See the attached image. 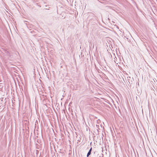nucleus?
<instances>
[{
    "instance_id": "f03ea898",
    "label": "nucleus",
    "mask_w": 157,
    "mask_h": 157,
    "mask_svg": "<svg viewBox=\"0 0 157 157\" xmlns=\"http://www.w3.org/2000/svg\"><path fill=\"white\" fill-rule=\"evenodd\" d=\"M92 147H91V148L90 149V150H89V151H90V152H91V151H92Z\"/></svg>"
},
{
    "instance_id": "39448f33",
    "label": "nucleus",
    "mask_w": 157,
    "mask_h": 157,
    "mask_svg": "<svg viewBox=\"0 0 157 157\" xmlns=\"http://www.w3.org/2000/svg\"><path fill=\"white\" fill-rule=\"evenodd\" d=\"M96 48H97V46L96 45Z\"/></svg>"
},
{
    "instance_id": "f257e3e1",
    "label": "nucleus",
    "mask_w": 157,
    "mask_h": 157,
    "mask_svg": "<svg viewBox=\"0 0 157 157\" xmlns=\"http://www.w3.org/2000/svg\"><path fill=\"white\" fill-rule=\"evenodd\" d=\"M91 153V152H90V151H89L88 152L87 154V157H89V156L90 155Z\"/></svg>"
},
{
    "instance_id": "7ed1b4c3",
    "label": "nucleus",
    "mask_w": 157,
    "mask_h": 157,
    "mask_svg": "<svg viewBox=\"0 0 157 157\" xmlns=\"http://www.w3.org/2000/svg\"><path fill=\"white\" fill-rule=\"evenodd\" d=\"M104 70H105V68L106 69V67H104Z\"/></svg>"
},
{
    "instance_id": "20e7f679",
    "label": "nucleus",
    "mask_w": 157,
    "mask_h": 157,
    "mask_svg": "<svg viewBox=\"0 0 157 157\" xmlns=\"http://www.w3.org/2000/svg\"><path fill=\"white\" fill-rule=\"evenodd\" d=\"M94 44H93V47H94Z\"/></svg>"
}]
</instances>
